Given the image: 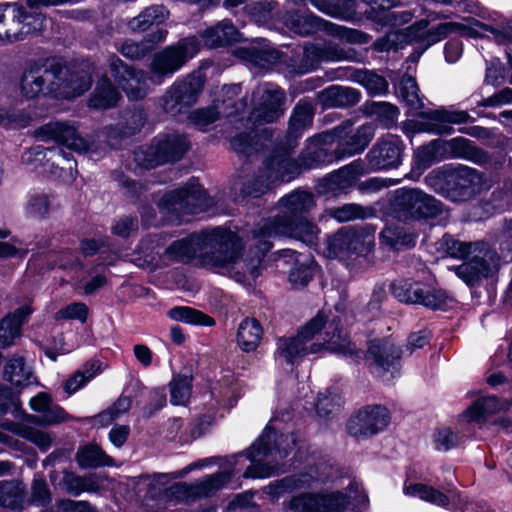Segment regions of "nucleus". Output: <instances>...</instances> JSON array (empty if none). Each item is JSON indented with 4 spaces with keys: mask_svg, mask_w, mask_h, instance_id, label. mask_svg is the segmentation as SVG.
<instances>
[{
    "mask_svg": "<svg viewBox=\"0 0 512 512\" xmlns=\"http://www.w3.org/2000/svg\"><path fill=\"white\" fill-rule=\"evenodd\" d=\"M29 305H24L0 321V346L7 347L21 335V327L32 313Z\"/></svg>",
    "mask_w": 512,
    "mask_h": 512,
    "instance_id": "72a5a7b5",
    "label": "nucleus"
},
{
    "mask_svg": "<svg viewBox=\"0 0 512 512\" xmlns=\"http://www.w3.org/2000/svg\"><path fill=\"white\" fill-rule=\"evenodd\" d=\"M326 213L338 222H347L356 219H363L366 216L365 209L358 204L350 203L341 207L330 208Z\"/></svg>",
    "mask_w": 512,
    "mask_h": 512,
    "instance_id": "0e129e2a",
    "label": "nucleus"
},
{
    "mask_svg": "<svg viewBox=\"0 0 512 512\" xmlns=\"http://www.w3.org/2000/svg\"><path fill=\"white\" fill-rule=\"evenodd\" d=\"M314 117L313 106L308 102H299L293 109L289 121V133L292 136H299L312 125Z\"/></svg>",
    "mask_w": 512,
    "mask_h": 512,
    "instance_id": "49530a36",
    "label": "nucleus"
},
{
    "mask_svg": "<svg viewBox=\"0 0 512 512\" xmlns=\"http://www.w3.org/2000/svg\"><path fill=\"white\" fill-rule=\"evenodd\" d=\"M4 378L15 388H24L34 382L33 374L21 357L12 358L4 369Z\"/></svg>",
    "mask_w": 512,
    "mask_h": 512,
    "instance_id": "37998d69",
    "label": "nucleus"
},
{
    "mask_svg": "<svg viewBox=\"0 0 512 512\" xmlns=\"http://www.w3.org/2000/svg\"><path fill=\"white\" fill-rule=\"evenodd\" d=\"M312 477L307 475L289 476L281 480L272 482L268 485V493L273 497H279L281 494L293 491L298 488L309 486Z\"/></svg>",
    "mask_w": 512,
    "mask_h": 512,
    "instance_id": "6e6d98bb",
    "label": "nucleus"
},
{
    "mask_svg": "<svg viewBox=\"0 0 512 512\" xmlns=\"http://www.w3.org/2000/svg\"><path fill=\"white\" fill-rule=\"evenodd\" d=\"M171 403L173 405H184L191 396L192 379L188 376L177 375L169 384Z\"/></svg>",
    "mask_w": 512,
    "mask_h": 512,
    "instance_id": "bf43d9fd",
    "label": "nucleus"
},
{
    "mask_svg": "<svg viewBox=\"0 0 512 512\" xmlns=\"http://www.w3.org/2000/svg\"><path fill=\"white\" fill-rule=\"evenodd\" d=\"M396 94L412 110H420L424 106L418 85L412 76L404 75L401 78L396 88Z\"/></svg>",
    "mask_w": 512,
    "mask_h": 512,
    "instance_id": "8fccbe9b",
    "label": "nucleus"
},
{
    "mask_svg": "<svg viewBox=\"0 0 512 512\" xmlns=\"http://www.w3.org/2000/svg\"><path fill=\"white\" fill-rule=\"evenodd\" d=\"M296 446L293 433L277 436L267 425L259 438L246 452L252 464L245 470V478H268L278 472L277 462L287 457Z\"/></svg>",
    "mask_w": 512,
    "mask_h": 512,
    "instance_id": "423d86ee",
    "label": "nucleus"
},
{
    "mask_svg": "<svg viewBox=\"0 0 512 512\" xmlns=\"http://www.w3.org/2000/svg\"><path fill=\"white\" fill-rule=\"evenodd\" d=\"M403 141L397 135L387 134L378 139L367 153L366 159L370 170L396 168L401 164Z\"/></svg>",
    "mask_w": 512,
    "mask_h": 512,
    "instance_id": "bb28decb",
    "label": "nucleus"
},
{
    "mask_svg": "<svg viewBox=\"0 0 512 512\" xmlns=\"http://www.w3.org/2000/svg\"><path fill=\"white\" fill-rule=\"evenodd\" d=\"M263 219L256 224L252 231L251 246L255 248V253L248 258L246 264L247 273L255 278L259 275V267L265 254L272 247V239L277 237H289L301 241L310 247H316L319 240L320 230L318 227L300 217L297 220L285 221V219Z\"/></svg>",
    "mask_w": 512,
    "mask_h": 512,
    "instance_id": "20e7f679",
    "label": "nucleus"
},
{
    "mask_svg": "<svg viewBox=\"0 0 512 512\" xmlns=\"http://www.w3.org/2000/svg\"><path fill=\"white\" fill-rule=\"evenodd\" d=\"M48 160H60L66 161L68 164V169L72 172V170L76 167V162L72 159L71 154L66 152L61 147H52V148H44L42 146H36L28 150L22 157L25 163H30L32 161V157L36 160H42L47 156ZM72 178L75 176L71 173Z\"/></svg>",
    "mask_w": 512,
    "mask_h": 512,
    "instance_id": "de8ad7c7",
    "label": "nucleus"
},
{
    "mask_svg": "<svg viewBox=\"0 0 512 512\" xmlns=\"http://www.w3.org/2000/svg\"><path fill=\"white\" fill-rule=\"evenodd\" d=\"M465 23L445 22L435 28H428L427 20H420L408 27V36L414 42H419L423 49H427L432 44L442 40L451 33H459L462 36L474 37L476 35L475 26L482 27L474 18H468Z\"/></svg>",
    "mask_w": 512,
    "mask_h": 512,
    "instance_id": "a211bd4d",
    "label": "nucleus"
},
{
    "mask_svg": "<svg viewBox=\"0 0 512 512\" xmlns=\"http://www.w3.org/2000/svg\"><path fill=\"white\" fill-rule=\"evenodd\" d=\"M367 171L368 168L363 160H354L321 179L317 185V192L327 197L346 194L355 185L358 178Z\"/></svg>",
    "mask_w": 512,
    "mask_h": 512,
    "instance_id": "412c9836",
    "label": "nucleus"
},
{
    "mask_svg": "<svg viewBox=\"0 0 512 512\" xmlns=\"http://www.w3.org/2000/svg\"><path fill=\"white\" fill-rule=\"evenodd\" d=\"M167 34L166 30L157 29L147 35L141 42L125 40L117 47V50L128 59L139 60L144 58L153 49L155 44L164 41Z\"/></svg>",
    "mask_w": 512,
    "mask_h": 512,
    "instance_id": "f704fd0d",
    "label": "nucleus"
},
{
    "mask_svg": "<svg viewBox=\"0 0 512 512\" xmlns=\"http://www.w3.org/2000/svg\"><path fill=\"white\" fill-rule=\"evenodd\" d=\"M275 356L293 364L298 359L327 350L333 353L352 355L355 347L339 327L336 318L328 320L323 312H319L307 322L295 336H284L277 339Z\"/></svg>",
    "mask_w": 512,
    "mask_h": 512,
    "instance_id": "f03ea898",
    "label": "nucleus"
},
{
    "mask_svg": "<svg viewBox=\"0 0 512 512\" xmlns=\"http://www.w3.org/2000/svg\"><path fill=\"white\" fill-rule=\"evenodd\" d=\"M108 67L116 83L130 100H140L147 95L148 84L144 71L128 66L116 55L109 56Z\"/></svg>",
    "mask_w": 512,
    "mask_h": 512,
    "instance_id": "4be33fe9",
    "label": "nucleus"
},
{
    "mask_svg": "<svg viewBox=\"0 0 512 512\" xmlns=\"http://www.w3.org/2000/svg\"><path fill=\"white\" fill-rule=\"evenodd\" d=\"M484 183L483 176L476 169L462 167L452 174L450 200L462 202L479 193Z\"/></svg>",
    "mask_w": 512,
    "mask_h": 512,
    "instance_id": "7c9ffc66",
    "label": "nucleus"
},
{
    "mask_svg": "<svg viewBox=\"0 0 512 512\" xmlns=\"http://www.w3.org/2000/svg\"><path fill=\"white\" fill-rule=\"evenodd\" d=\"M159 235L144 238L138 247V265L151 268L165 266L168 262L186 263L197 259L203 267L247 273L248 258L241 256L242 242L234 232L216 227L176 240L163 249L164 243Z\"/></svg>",
    "mask_w": 512,
    "mask_h": 512,
    "instance_id": "f257e3e1",
    "label": "nucleus"
},
{
    "mask_svg": "<svg viewBox=\"0 0 512 512\" xmlns=\"http://www.w3.org/2000/svg\"><path fill=\"white\" fill-rule=\"evenodd\" d=\"M190 142L185 135L172 133L156 138L151 146L140 147L134 153L137 164L145 169L180 160L188 151Z\"/></svg>",
    "mask_w": 512,
    "mask_h": 512,
    "instance_id": "4468645a",
    "label": "nucleus"
},
{
    "mask_svg": "<svg viewBox=\"0 0 512 512\" xmlns=\"http://www.w3.org/2000/svg\"><path fill=\"white\" fill-rule=\"evenodd\" d=\"M391 209L394 217L402 221L433 219L444 213L442 203L420 189H398Z\"/></svg>",
    "mask_w": 512,
    "mask_h": 512,
    "instance_id": "9b49d317",
    "label": "nucleus"
},
{
    "mask_svg": "<svg viewBox=\"0 0 512 512\" xmlns=\"http://www.w3.org/2000/svg\"><path fill=\"white\" fill-rule=\"evenodd\" d=\"M76 460L82 468H97L113 464L112 458L95 444H88L79 448Z\"/></svg>",
    "mask_w": 512,
    "mask_h": 512,
    "instance_id": "a18cd8bd",
    "label": "nucleus"
},
{
    "mask_svg": "<svg viewBox=\"0 0 512 512\" xmlns=\"http://www.w3.org/2000/svg\"><path fill=\"white\" fill-rule=\"evenodd\" d=\"M334 140L338 141L337 159H344L361 153L369 145L375 134L373 124H364L356 129L347 121L331 130Z\"/></svg>",
    "mask_w": 512,
    "mask_h": 512,
    "instance_id": "aec40b11",
    "label": "nucleus"
},
{
    "mask_svg": "<svg viewBox=\"0 0 512 512\" xmlns=\"http://www.w3.org/2000/svg\"><path fill=\"white\" fill-rule=\"evenodd\" d=\"M201 43L196 36L179 40L156 52L149 65V80L154 84H162L179 71L200 50Z\"/></svg>",
    "mask_w": 512,
    "mask_h": 512,
    "instance_id": "6e6552de",
    "label": "nucleus"
},
{
    "mask_svg": "<svg viewBox=\"0 0 512 512\" xmlns=\"http://www.w3.org/2000/svg\"><path fill=\"white\" fill-rule=\"evenodd\" d=\"M36 137L41 141L53 140L79 153L88 149L86 140L77 133L74 126L67 123H47L36 131Z\"/></svg>",
    "mask_w": 512,
    "mask_h": 512,
    "instance_id": "cd10ccee",
    "label": "nucleus"
},
{
    "mask_svg": "<svg viewBox=\"0 0 512 512\" xmlns=\"http://www.w3.org/2000/svg\"><path fill=\"white\" fill-rule=\"evenodd\" d=\"M375 245V231L364 226L339 229L328 241L330 256L350 262L367 256Z\"/></svg>",
    "mask_w": 512,
    "mask_h": 512,
    "instance_id": "1a4fd4ad",
    "label": "nucleus"
},
{
    "mask_svg": "<svg viewBox=\"0 0 512 512\" xmlns=\"http://www.w3.org/2000/svg\"><path fill=\"white\" fill-rule=\"evenodd\" d=\"M425 183L436 193L450 199V193H452V174L440 168L434 169L426 175Z\"/></svg>",
    "mask_w": 512,
    "mask_h": 512,
    "instance_id": "4d7b16f0",
    "label": "nucleus"
},
{
    "mask_svg": "<svg viewBox=\"0 0 512 512\" xmlns=\"http://www.w3.org/2000/svg\"><path fill=\"white\" fill-rule=\"evenodd\" d=\"M213 204L200 184L192 180L186 186L162 197L159 202L161 212L171 220H178L186 214H198Z\"/></svg>",
    "mask_w": 512,
    "mask_h": 512,
    "instance_id": "f8f14e48",
    "label": "nucleus"
},
{
    "mask_svg": "<svg viewBox=\"0 0 512 512\" xmlns=\"http://www.w3.org/2000/svg\"><path fill=\"white\" fill-rule=\"evenodd\" d=\"M256 101L255 117L263 122H274L284 114L285 92L276 84H259L253 92Z\"/></svg>",
    "mask_w": 512,
    "mask_h": 512,
    "instance_id": "393cba45",
    "label": "nucleus"
},
{
    "mask_svg": "<svg viewBox=\"0 0 512 512\" xmlns=\"http://www.w3.org/2000/svg\"><path fill=\"white\" fill-rule=\"evenodd\" d=\"M284 23L293 33L302 36L324 30L347 43L366 44L369 42L367 34L323 20L310 12H287L284 16Z\"/></svg>",
    "mask_w": 512,
    "mask_h": 512,
    "instance_id": "ddd939ff",
    "label": "nucleus"
},
{
    "mask_svg": "<svg viewBox=\"0 0 512 512\" xmlns=\"http://www.w3.org/2000/svg\"><path fill=\"white\" fill-rule=\"evenodd\" d=\"M169 17V11L164 5H152L145 8L128 22L132 32H144L154 24H161Z\"/></svg>",
    "mask_w": 512,
    "mask_h": 512,
    "instance_id": "ea45409f",
    "label": "nucleus"
},
{
    "mask_svg": "<svg viewBox=\"0 0 512 512\" xmlns=\"http://www.w3.org/2000/svg\"><path fill=\"white\" fill-rule=\"evenodd\" d=\"M509 407L510 402L506 400L501 401L495 396H484L467 408L464 417L469 421L481 422L493 414L507 410Z\"/></svg>",
    "mask_w": 512,
    "mask_h": 512,
    "instance_id": "c9c22d12",
    "label": "nucleus"
},
{
    "mask_svg": "<svg viewBox=\"0 0 512 512\" xmlns=\"http://www.w3.org/2000/svg\"><path fill=\"white\" fill-rule=\"evenodd\" d=\"M360 488L361 485L354 481L349 484L350 495L341 492L301 493L290 500L289 508L294 512H344L349 509L352 498L358 503L366 501Z\"/></svg>",
    "mask_w": 512,
    "mask_h": 512,
    "instance_id": "9d476101",
    "label": "nucleus"
},
{
    "mask_svg": "<svg viewBox=\"0 0 512 512\" xmlns=\"http://www.w3.org/2000/svg\"><path fill=\"white\" fill-rule=\"evenodd\" d=\"M356 53L353 49H345L334 41H319L304 46L303 62L305 67L301 74L316 68L321 62L353 61Z\"/></svg>",
    "mask_w": 512,
    "mask_h": 512,
    "instance_id": "b1692460",
    "label": "nucleus"
},
{
    "mask_svg": "<svg viewBox=\"0 0 512 512\" xmlns=\"http://www.w3.org/2000/svg\"><path fill=\"white\" fill-rule=\"evenodd\" d=\"M99 368L100 367L97 362L86 364L82 370L77 371L66 381L65 391L68 394H73L78 391L98 374Z\"/></svg>",
    "mask_w": 512,
    "mask_h": 512,
    "instance_id": "680f3d73",
    "label": "nucleus"
},
{
    "mask_svg": "<svg viewBox=\"0 0 512 512\" xmlns=\"http://www.w3.org/2000/svg\"><path fill=\"white\" fill-rule=\"evenodd\" d=\"M263 336V328L255 318L241 321L237 332V344L241 350L252 352L257 349Z\"/></svg>",
    "mask_w": 512,
    "mask_h": 512,
    "instance_id": "58836bf2",
    "label": "nucleus"
},
{
    "mask_svg": "<svg viewBox=\"0 0 512 512\" xmlns=\"http://www.w3.org/2000/svg\"><path fill=\"white\" fill-rule=\"evenodd\" d=\"M358 81L370 94H382L388 89L386 79L372 72H360L358 74Z\"/></svg>",
    "mask_w": 512,
    "mask_h": 512,
    "instance_id": "774afa93",
    "label": "nucleus"
},
{
    "mask_svg": "<svg viewBox=\"0 0 512 512\" xmlns=\"http://www.w3.org/2000/svg\"><path fill=\"white\" fill-rule=\"evenodd\" d=\"M389 422L390 415L385 407L366 406L349 419L347 430L355 438H367L384 430Z\"/></svg>",
    "mask_w": 512,
    "mask_h": 512,
    "instance_id": "5701e85b",
    "label": "nucleus"
},
{
    "mask_svg": "<svg viewBox=\"0 0 512 512\" xmlns=\"http://www.w3.org/2000/svg\"><path fill=\"white\" fill-rule=\"evenodd\" d=\"M241 93L242 86L240 84L223 86L221 99L215 101V104H219L220 106L222 116L231 117L245 110L247 100Z\"/></svg>",
    "mask_w": 512,
    "mask_h": 512,
    "instance_id": "e433bc0d",
    "label": "nucleus"
},
{
    "mask_svg": "<svg viewBox=\"0 0 512 512\" xmlns=\"http://www.w3.org/2000/svg\"><path fill=\"white\" fill-rule=\"evenodd\" d=\"M130 407L131 399L128 396H120L109 409L97 416V421L103 425H107L126 413Z\"/></svg>",
    "mask_w": 512,
    "mask_h": 512,
    "instance_id": "338daca9",
    "label": "nucleus"
},
{
    "mask_svg": "<svg viewBox=\"0 0 512 512\" xmlns=\"http://www.w3.org/2000/svg\"><path fill=\"white\" fill-rule=\"evenodd\" d=\"M280 213L272 219L297 220L315 207V198L312 192L295 189L283 196L279 202Z\"/></svg>",
    "mask_w": 512,
    "mask_h": 512,
    "instance_id": "c756f323",
    "label": "nucleus"
},
{
    "mask_svg": "<svg viewBox=\"0 0 512 512\" xmlns=\"http://www.w3.org/2000/svg\"><path fill=\"white\" fill-rule=\"evenodd\" d=\"M311 3L321 12L350 21L356 17L357 0H310Z\"/></svg>",
    "mask_w": 512,
    "mask_h": 512,
    "instance_id": "79ce46f5",
    "label": "nucleus"
},
{
    "mask_svg": "<svg viewBox=\"0 0 512 512\" xmlns=\"http://www.w3.org/2000/svg\"><path fill=\"white\" fill-rule=\"evenodd\" d=\"M392 292L403 303L419 304L431 310H445L453 301L444 289L410 279L395 281Z\"/></svg>",
    "mask_w": 512,
    "mask_h": 512,
    "instance_id": "2eb2a0df",
    "label": "nucleus"
},
{
    "mask_svg": "<svg viewBox=\"0 0 512 512\" xmlns=\"http://www.w3.org/2000/svg\"><path fill=\"white\" fill-rule=\"evenodd\" d=\"M66 74L67 71L60 63L49 60L30 61L25 65L20 78V92L27 99L41 95L69 99L82 95L90 88V79L85 74L77 78L80 81L77 87L60 83Z\"/></svg>",
    "mask_w": 512,
    "mask_h": 512,
    "instance_id": "7ed1b4c3",
    "label": "nucleus"
},
{
    "mask_svg": "<svg viewBox=\"0 0 512 512\" xmlns=\"http://www.w3.org/2000/svg\"><path fill=\"white\" fill-rule=\"evenodd\" d=\"M167 316L186 324L212 326L214 320L203 312L187 306H176L168 310Z\"/></svg>",
    "mask_w": 512,
    "mask_h": 512,
    "instance_id": "3c124183",
    "label": "nucleus"
},
{
    "mask_svg": "<svg viewBox=\"0 0 512 512\" xmlns=\"http://www.w3.org/2000/svg\"><path fill=\"white\" fill-rule=\"evenodd\" d=\"M444 245L447 254L453 258L464 259L473 254L469 261L450 268L468 286H474L482 278L488 277L496 263V253L489 250L484 242H463L447 237Z\"/></svg>",
    "mask_w": 512,
    "mask_h": 512,
    "instance_id": "0eeeda50",
    "label": "nucleus"
},
{
    "mask_svg": "<svg viewBox=\"0 0 512 512\" xmlns=\"http://www.w3.org/2000/svg\"><path fill=\"white\" fill-rule=\"evenodd\" d=\"M231 478L229 473L220 472L214 475H211L204 480L196 483L191 486V494L198 497H205L213 494L217 490H219L224 483H226Z\"/></svg>",
    "mask_w": 512,
    "mask_h": 512,
    "instance_id": "13d9d810",
    "label": "nucleus"
},
{
    "mask_svg": "<svg viewBox=\"0 0 512 512\" xmlns=\"http://www.w3.org/2000/svg\"><path fill=\"white\" fill-rule=\"evenodd\" d=\"M445 159L442 140L434 139L429 144L418 148L416 162L418 167L428 168L434 162Z\"/></svg>",
    "mask_w": 512,
    "mask_h": 512,
    "instance_id": "5fc2aeb1",
    "label": "nucleus"
},
{
    "mask_svg": "<svg viewBox=\"0 0 512 512\" xmlns=\"http://www.w3.org/2000/svg\"><path fill=\"white\" fill-rule=\"evenodd\" d=\"M203 85V78L196 74L176 80L163 95L162 108L173 116L184 113L197 102Z\"/></svg>",
    "mask_w": 512,
    "mask_h": 512,
    "instance_id": "f3484780",
    "label": "nucleus"
},
{
    "mask_svg": "<svg viewBox=\"0 0 512 512\" xmlns=\"http://www.w3.org/2000/svg\"><path fill=\"white\" fill-rule=\"evenodd\" d=\"M24 499L23 487L14 482H0V506L16 508Z\"/></svg>",
    "mask_w": 512,
    "mask_h": 512,
    "instance_id": "052dcab7",
    "label": "nucleus"
},
{
    "mask_svg": "<svg viewBox=\"0 0 512 512\" xmlns=\"http://www.w3.org/2000/svg\"><path fill=\"white\" fill-rule=\"evenodd\" d=\"M402 353L389 339H375L370 342L367 359L371 361L374 372L388 381L398 373Z\"/></svg>",
    "mask_w": 512,
    "mask_h": 512,
    "instance_id": "a878e982",
    "label": "nucleus"
},
{
    "mask_svg": "<svg viewBox=\"0 0 512 512\" xmlns=\"http://www.w3.org/2000/svg\"><path fill=\"white\" fill-rule=\"evenodd\" d=\"M414 42L408 36V28L404 31H393L386 34L384 37L379 38L375 43L374 47L378 51H390L398 50L404 46V44Z\"/></svg>",
    "mask_w": 512,
    "mask_h": 512,
    "instance_id": "e2e57ef3",
    "label": "nucleus"
},
{
    "mask_svg": "<svg viewBox=\"0 0 512 512\" xmlns=\"http://www.w3.org/2000/svg\"><path fill=\"white\" fill-rule=\"evenodd\" d=\"M308 142L306 151L301 157L304 169L318 168L339 160L337 159V148L332 152L326 147L335 142L331 131L315 135Z\"/></svg>",
    "mask_w": 512,
    "mask_h": 512,
    "instance_id": "c85d7f7f",
    "label": "nucleus"
},
{
    "mask_svg": "<svg viewBox=\"0 0 512 512\" xmlns=\"http://www.w3.org/2000/svg\"><path fill=\"white\" fill-rule=\"evenodd\" d=\"M322 108H343L357 104L360 101V93L351 87L332 85L317 95Z\"/></svg>",
    "mask_w": 512,
    "mask_h": 512,
    "instance_id": "2f4dec72",
    "label": "nucleus"
},
{
    "mask_svg": "<svg viewBox=\"0 0 512 512\" xmlns=\"http://www.w3.org/2000/svg\"><path fill=\"white\" fill-rule=\"evenodd\" d=\"M221 115L219 104H214L212 107L193 111L189 118L196 127L200 130H205L208 125L215 122Z\"/></svg>",
    "mask_w": 512,
    "mask_h": 512,
    "instance_id": "69168bd1",
    "label": "nucleus"
},
{
    "mask_svg": "<svg viewBox=\"0 0 512 512\" xmlns=\"http://www.w3.org/2000/svg\"><path fill=\"white\" fill-rule=\"evenodd\" d=\"M469 118L466 111L439 107L422 111L417 118L407 120L404 130L408 133L425 132L433 135H450L454 131L452 124L466 123Z\"/></svg>",
    "mask_w": 512,
    "mask_h": 512,
    "instance_id": "dca6fc26",
    "label": "nucleus"
},
{
    "mask_svg": "<svg viewBox=\"0 0 512 512\" xmlns=\"http://www.w3.org/2000/svg\"><path fill=\"white\" fill-rule=\"evenodd\" d=\"M119 91L112 85L107 76H103L89 99V106L96 109H108L116 106L120 99Z\"/></svg>",
    "mask_w": 512,
    "mask_h": 512,
    "instance_id": "a19ab883",
    "label": "nucleus"
},
{
    "mask_svg": "<svg viewBox=\"0 0 512 512\" xmlns=\"http://www.w3.org/2000/svg\"><path fill=\"white\" fill-rule=\"evenodd\" d=\"M31 15H25L23 9L16 4L0 5V39L9 41L17 40L19 35L29 33L30 28L25 30V26H31ZM35 24L32 27L34 32L45 28L46 19L41 14L33 17Z\"/></svg>",
    "mask_w": 512,
    "mask_h": 512,
    "instance_id": "6ab92c4d",
    "label": "nucleus"
},
{
    "mask_svg": "<svg viewBox=\"0 0 512 512\" xmlns=\"http://www.w3.org/2000/svg\"><path fill=\"white\" fill-rule=\"evenodd\" d=\"M444 157L475 160L480 151L473 145V142L464 137H456L450 140H442Z\"/></svg>",
    "mask_w": 512,
    "mask_h": 512,
    "instance_id": "c03bdc74",
    "label": "nucleus"
},
{
    "mask_svg": "<svg viewBox=\"0 0 512 512\" xmlns=\"http://www.w3.org/2000/svg\"><path fill=\"white\" fill-rule=\"evenodd\" d=\"M404 492L407 495L418 497L421 500L427 501L431 504H435L441 507H446L450 500L458 499L459 503H463L461 495L455 491H449V495L436 490L433 487L418 483L409 485L404 488Z\"/></svg>",
    "mask_w": 512,
    "mask_h": 512,
    "instance_id": "4c0bfd02",
    "label": "nucleus"
},
{
    "mask_svg": "<svg viewBox=\"0 0 512 512\" xmlns=\"http://www.w3.org/2000/svg\"><path fill=\"white\" fill-rule=\"evenodd\" d=\"M266 134V131H264L262 135L255 134L252 137L251 133H241L231 139V146L239 155L252 157L264 148V143L261 142V138Z\"/></svg>",
    "mask_w": 512,
    "mask_h": 512,
    "instance_id": "603ef678",
    "label": "nucleus"
},
{
    "mask_svg": "<svg viewBox=\"0 0 512 512\" xmlns=\"http://www.w3.org/2000/svg\"><path fill=\"white\" fill-rule=\"evenodd\" d=\"M62 485L73 496H79L83 492H94L98 489V485L92 477L78 476L69 472L65 473Z\"/></svg>",
    "mask_w": 512,
    "mask_h": 512,
    "instance_id": "864d4df0",
    "label": "nucleus"
},
{
    "mask_svg": "<svg viewBox=\"0 0 512 512\" xmlns=\"http://www.w3.org/2000/svg\"><path fill=\"white\" fill-rule=\"evenodd\" d=\"M240 34L231 20L224 19L205 29L201 33L205 45L209 48L227 46L239 40Z\"/></svg>",
    "mask_w": 512,
    "mask_h": 512,
    "instance_id": "473e14b6",
    "label": "nucleus"
},
{
    "mask_svg": "<svg viewBox=\"0 0 512 512\" xmlns=\"http://www.w3.org/2000/svg\"><path fill=\"white\" fill-rule=\"evenodd\" d=\"M302 162L298 163L286 152H277L263 162L262 167L253 175L246 174L248 168L233 183V189L239 190L242 197H258L276 182H290L302 171Z\"/></svg>",
    "mask_w": 512,
    "mask_h": 512,
    "instance_id": "39448f33",
    "label": "nucleus"
},
{
    "mask_svg": "<svg viewBox=\"0 0 512 512\" xmlns=\"http://www.w3.org/2000/svg\"><path fill=\"white\" fill-rule=\"evenodd\" d=\"M416 234L408 232L404 227L391 225L384 228L380 233L382 243L394 247H412L416 243Z\"/></svg>",
    "mask_w": 512,
    "mask_h": 512,
    "instance_id": "09e8293b",
    "label": "nucleus"
}]
</instances>
